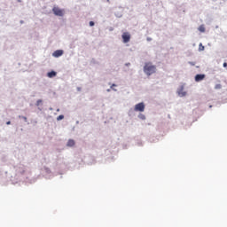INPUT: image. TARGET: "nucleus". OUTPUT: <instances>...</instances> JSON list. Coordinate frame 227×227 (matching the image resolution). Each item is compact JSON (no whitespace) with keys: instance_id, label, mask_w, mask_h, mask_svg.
I'll list each match as a JSON object with an SVG mask.
<instances>
[{"instance_id":"9d476101","label":"nucleus","mask_w":227,"mask_h":227,"mask_svg":"<svg viewBox=\"0 0 227 227\" xmlns=\"http://www.w3.org/2000/svg\"><path fill=\"white\" fill-rule=\"evenodd\" d=\"M204 50H205V47H204L203 43H200V44H199V51H203Z\"/></svg>"},{"instance_id":"f257e3e1","label":"nucleus","mask_w":227,"mask_h":227,"mask_svg":"<svg viewBox=\"0 0 227 227\" xmlns=\"http://www.w3.org/2000/svg\"><path fill=\"white\" fill-rule=\"evenodd\" d=\"M155 66H153L152 63H145V66L144 67V73L146 74V75H152L153 74H155L156 71Z\"/></svg>"},{"instance_id":"dca6fc26","label":"nucleus","mask_w":227,"mask_h":227,"mask_svg":"<svg viewBox=\"0 0 227 227\" xmlns=\"http://www.w3.org/2000/svg\"><path fill=\"white\" fill-rule=\"evenodd\" d=\"M223 67H227V63L223 64Z\"/></svg>"},{"instance_id":"4468645a","label":"nucleus","mask_w":227,"mask_h":227,"mask_svg":"<svg viewBox=\"0 0 227 227\" xmlns=\"http://www.w3.org/2000/svg\"><path fill=\"white\" fill-rule=\"evenodd\" d=\"M222 89V85L221 84H216L215 85V90H221Z\"/></svg>"},{"instance_id":"f03ea898","label":"nucleus","mask_w":227,"mask_h":227,"mask_svg":"<svg viewBox=\"0 0 227 227\" xmlns=\"http://www.w3.org/2000/svg\"><path fill=\"white\" fill-rule=\"evenodd\" d=\"M52 12L53 14H55V16L57 17H64V14H65V11L64 9H60L59 7H53L52 9Z\"/></svg>"},{"instance_id":"423d86ee","label":"nucleus","mask_w":227,"mask_h":227,"mask_svg":"<svg viewBox=\"0 0 227 227\" xmlns=\"http://www.w3.org/2000/svg\"><path fill=\"white\" fill-rule=\"evenodd\" d=\"M205 79V75L204 74H197L195 76V81L197 82H200V81H203Z\"/></svg>"},{"instance_id":"20e7f679","label":"nucleus","mask_w":227,"mask_h":227,"mask_svg":"<svg viewBox=\"0 0 227 227\" xmlns=\"http://www.w3.org/2000/svg\"><path fill=\"white\" fill-rule=\"evenodd\" d=\"M145 109V106L144 105V103L137 104L134 108L135 112H144Z\"/></svg>"},{"instance_id":"0eeeda50","label":"nucleus","mask_w":227,"mask_h":227,"mask_svg":"<svg viewBox=\"0 0 227 227\" xmlns=\"http://www.w3.org/2000/svg\"><path fill=\"white\" fill-rule=\"evenodd\" d=\"M57 74L58 73H56V71H51L50 73L47 74V76L50 78H53V77H56Z\"/></svg>"},{"instance_id":"f3484780","label":"nucleus","mask_w":227,"mask_h":227,"mask_svg":"<svg viewBox=\"0 0 227 227\" xmlns=\"http://www.w3.org/2000/svg\"><path fill=\"white\" fill-rule=\"evenodd\" d=\"M114 87H116V84H112L111 89H113Z\"/></svg>"},{"instance_id":"ddd939ff","label":"nucleus","mask_w":227,"mask_h":227,"mask_svg":"<svg viewBox=\"0 0 227 227\" xmlns=\"http://www.w3.org/2000/svg\"><path fill=\"white\" fill-rule=\"evenodd\" d=\"M64 120V115H59V117H57V121H61Z\"/></svg>"},{"instance_id":"a211bd4d","label":"nucleus","mask_w":227,"mask_h":227,"mask_svg":"<svg viewBox=\"0 0 227 227\" xmlns=\"http://www.w3.org/2000/svg\"><path fill=\"white\" fill-rule=\"evenodd\" d=\"M23 120H24L25 121H27V117H24V116H23Z\"/></svg>"},{"instance_id":"6e6552de","label":"nucleus","mask_w":227,"mask_h":227,"mask_svg":"<svg viewBox=\"0 0 227 227\" xmlns=\"http://www.w3.org/2000/svg\"><path fill=\"white\" fill-rule=\"evenodd\" d=\"M67 145L68 147H73V146L75 145V141L73 140V139H70V140H68Z\"/></svg>"},{"instance_id":"7ed1b4c3","label":"nucleus","mask_w":227,"mask_h":227,"mask_svg":"<svg viewBox=\"0 0 227 227\" xmlns=\"http://www.w3.org/2000/svg\"><path fill=\"white\" fill-rule=\"evenodd\" d=\"M130 38H131L130 33L126 32L122 34V41L124 43H129Z\"/></svg>"},{"instance_id":"39448f33","label":"nucleus","mask_w":227,"mask_h":227,"mask_svg":"<svg viewBox=\"0 0 227 227\" xmlns=\"http://www.w3.org/2000/svg\"><path fill=\"white\" fill-rule=\"evenodd\" d=\"M62 55H64V51H62V50H57L56 51H54L52 53V57H55V58H59Z\"/></svg>"},{"instance_id":"9b49d317","label":"nucleus","mask_w":227,"mask_h":227,"mask_svg":"<svg viewBox=\"0 0 227 227\" xmlns=\"http://www.w3.org/2000/svg\"><path fill=\"white\" fill-rule=\"evenodd\" d=\"M138 118L140 120H145V115H144L143 114H138Z\"/></svg>"},{"instance_id":"2eb2a0df","label":"nucleus","mask_w":227,"mask_h":227,"mask_svg":"<svg viewBox=\"0 0 227 227\" xmlns=\"http://www.w3.org/2000/svg\"><path fill=\"white\" fill-rule=\"evenodd\" d=\"M89 25H90V27H93V26H94V22H93V21H90V22L89 23Z\"/></svg>"},{"instance_id":"1a4fd4ad","label":"nucleus","mask_w":227,"mask_h":227,"mask_svg":"<svg viewBox=\"0 0 227 227\" xmlns=\"http://www.w3.org/2000/svg\"><path fill=\"white\" fill-rule=\"evenodd\" d=\"M199 31L200 33H205V27H204V25H201V26L199 27Z\"/></svg>"},{"instance_id":"6ab92c4d","label":"nucleus","mask_w":227,"mask_h":227,"mask_svg":"<svg viewBox=\"0 0 227 227\" xmlns=\"http://www.w3.org/2000/svg\"><path fill=\"white\" fill-rule=\"evenodd\" d=\"M10 124H11V122H10V121H7V122H6V125H10Z\"/></svg>"},{"instance_id":"f8f14e48","label":"nucleus","mask_w":227,"mask_h":227,"mask_svg":"<svg viewBox=\"0 0 227 227\" xmlns=\"http://www.w3.org/2000/svg\"><path fill=\"white\" fill-rule=\"evenodd\" d=\"M41 104H42V99H38V101H36L35 106H40Z\"/></svg>"}]
</instances>
